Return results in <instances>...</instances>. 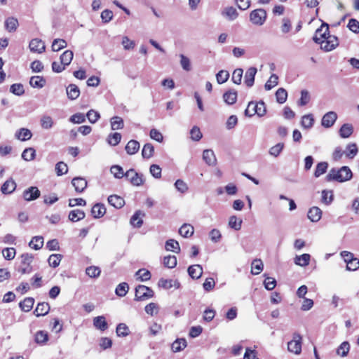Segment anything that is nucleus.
I'll list each match as a JSON object with an SVG mask.
<instances>
[{
  "mask_svg": "<svg viewBox=\"0 0 359 359\" xmlns=\"http://www.w3.org/2000/svg\"><path fill=\"white\" fill-rule=\"evenodd\" d=\"M109 203L116 208H121L125 204V201L121 196L117 195H111L108 197Z\"/></svg>",
  "mask_w": 359,
  "mask_h": 359,
  "instance_id": "obj_26",
  "label": "nucleus"
},
{
  "mask_svg": "<svg viewBox=\"0 0 359 359\" xmlns=\"http://www.w3.org/2000/svg\"><path fill=\"white\" fill-rule=\"evenodd\" d=\"M86 214L83 210L76 209L69 212L68 218L70 221L76 222L85 218Z\"/></svg>",
  "mask_w": 359,
  "mask_h": 359,
  "instance_id": "obj_27",
  "label": "nucleus"
},
{
  "mask_svg": "<svg viewBox=\"0 0 359 359\" xmlns=\"http://www.w3.org/2000/svg\"><path fill=\"white\" fill-rule=\"evenodd\" d=\"M242 225V219H239L236 216H231L229 221V226L236 231L240 230Z\"/></svg>",
  "mask_w": 359,
  "mask_h": 359,
  "instance_id": "obj_48",
  "label": "nucleus"
},
{
  "mask_svg": "<svg viewBox=\"0 0 359 359\" xmlns=\"http://www.w3.org/2000/svg\"><path fill=\"white\" fill-rule=\"evenodd\" d=\"M74 57V53L72 50H65L61 55H60V62L62 65H63L65 67L68 66Z\"/></svg>",
  "mask_w": 359,
  "mask_h": 359,
  "instance_id": "obj_36",
  "label": "nucleus"
},
{
  "mask_svg": "<svg viewBox=\"0 0 359 359\" xmlns=\"http://www.w3.org/2000/svg\"><path fill=\"white\" fill-rule=\"evenodd\" d=\"M353 133V127L350 123H344L341 126L339 130V135L341 138H348Z\"/></svg>",
  "mask_w": 359,
  "mask_h": 359,
  "instance_id": "obj_24",
  "label": "nucleus"
},
{
  "mask_svg": "<svg viewBox=\"0 0 359 359\" xmlns=\"http://www.w3.org/2000/svg\"><path fill=\"white\" fill-rule=\"evenodd\" d=\"M67 95L69 99L76 100L80 95V90L75 84H69L66 89Z\"/></svg>",
  "mask_w": 359,
  "mask_h": 359,
  "instance_id": "obj_23",
  "label": "nucleus"
},
{
  "mask_svg": "<svg viewBox=\"0 0 359 359\" xmlns=\"http://www.w3.org/2000/svg\"><path fill=\"white\" fill-rule=\"evenodd\" d=\"M329 25L327 22H323L320 27L316 29L315 36L318 38H326L327 35H329Z\"/></svg>",
  "mask_w": 359,
  "mask_h": 359,
  "instance_id": "obj_39",
  "label": "nucleus"
},
{
  "mask_svg": "<svg viewBox=\"0 0 359 359\" xmlns=\"http://www.w3.org/2000/svg\"><path fill=\"white\" fill-rule=\"evenodd\" d=\"M163 264L165 266L172 269L177 265V258L174 255H168L163 259Z\"/></svg>",
  "mask_w": 359,
  "mask_h": 359,
  "instance_id": "obj_55",
  "label": "nucleus"
},
{
  "mask_svg": "<svg viewBox=\"0 0 359 359\" xmlns=\"http://www.w3.org/2000/svg\"><path fill=\"white\" fill-rule=\"evenodd\" d=\"M353 173L348 166H342L340 169L332 168L326 176V180L346 182L352 178Z\"/></svg>",
  "mask_w": 359,
  "mask_h": 359,
  "instance_id": "obj_1",
  "label": "nucleus"
},
{
  "mask_svg": "<svg viewBox=\"0 0 359 359\" xmlns=\"http://www.w3.org/2000/svg\"><path fill=\"white\" fill-rule=\"evenodd\" d=\"M101 270L99 267L91 266H88L86 269V273L90 277V278H97L100 275Z\"/></svg>",
  "mask_w": 359,
  "mask_h": 359,
  "instance_id": "obj_60",
  "label": "nucleus"
},
{
  "mask_svg": "<svg viewBox=\"0 0 359 359\" xmlns=\"http://www.w3.org/2000/svg\"><path fill=\"white\" fill-rule=\"evenodd\" d=\"M263 263L261 259H255L252 263V273L254 275H258L261 273L263 269Z\"/></svg>",
  "mask_w": 359,
  "mask_h": 359,
  "instance_id": "obj_52",
  "label": "nucleus"
},
{
  "mask_svg": "<svg viewBox=\"0 0 359 359\" xmlns=\"http://www.w3.org/2000/svg\"><path fill=\"white\" fill-rule=\"evenodd\" d=\"M203 159L210 166H215L217 164V158L212 149H205L203 151Z\"/></svg>",
  "mask_w": 359,
  "mask_h": 359,
  "instance_id": "obj_11",
  "label": "nucleus"
},
{
  "mask_svg": "<svg viewBox=\"0 0 359 359\" xmlns=\"http://www.w3.org/2000/svg\"><path fill=\"white\" fill-rule=\"evenodd\" d=\"M337 118V114L334 111L326 113L322 118L321 124L324 128H329L332 127Z\"/></svg>",
  "mask_w": 359,
  "mask_h": 359,
  "instance_id": "obj_9",
  "label": "nucleus"
},
{
  "mask_svg": "<svg viewBox=\"0 0 359 359\" xmlns=\"http://www.w3.org/2000/svg\"><path fill=\"white\" fill-rule=\"evenodd\" d=\"M93 325L97 329L102 331H104L108 328V325L105 320V318L102 316L95 317L93 319Z\"/></svg>",
  "mask_w": 359,
  "mask_h": 359,
  "instance_id": "obj_32",
  "label": "nucleus"
},
{
  "mask_svg": "<svg viewBox=\"0 0 359 359\" xmlns=\"http://www.w3.org/2000/svg\"><path fill=\"white\" fill-rule=\"evenodd\" d=\"M41 196V192L36 187H30L22 193V197L26 201H32L37 199Z\"/></svg>",
  "mask_w": 359,
  "mask_h": 359,
  "instance_id": "obj_8",
  "label": "nucleus"
},
{
  "mask_svg": "<svg viewBox=\"0 0 359 359\" xmlns=\"http://www.w3.org/2000/svg\"><path fill=\"white\" fill-rule=\"evenodd\" d=\"M187 271L191 278L198 279L203 274V268L200 264H194L190 266Z\"/></svg>",
  "mask_w": 359,
  "mask_h": 359,
  "instance_id": "obj_17",
  "label": "nucleus"
},
{
  "mask_svg": "<svg viewBox=\"0 0 359 359\" xmlns=\"http://www.w3.org/2000/svg\"><path fill=\"white\" fill-rule=\"evenodd\" d=\"M302 336L298 333H294L293 339L287 343V349L290 352L299 354L302 351Z\"/></svg>",
  "mask_w": 359,
  "mask_h": 359,
  "instance_id": "obj_6",
  "label": "nucleus"
},
{
  "mask_svg": "<svg viewBox=\"0 0 359 359\" xmlns=\"http://www.w3.org/2000/svg\"><path fill=\"white\" fill-rule=\"evenodd\" d=\"M327 168L328 163L327 162L318 163L316 167L314 176L316 177H319L320 175L326 172Z\"/></svg>",
  "mask_w": 359,
  "mask_h": 359,
  "instance_id": "obj_44",
  "label": "nucleus"
},
{
  "mask_svg": "<svg viewBox=\"0 0 359 359\" xmlns=\"http://www.w3.org/2000/svg\"><path fill=\"white\" fill-rule=\"evenodd\" d=\"M307 216L311 222H317L322 217V210L318 207L313 206L309 209Z\"/></svg>",
  "mask_w": 359,
  "mask_h": 359,
  "instance_id": "obj_16",
  "label": "nucleus"
},
{
  "mask_svg": "<svg viewBox=\"0 0 359 359\" xmlns=\"http://www.w3.org/2000/svg\"><path fill=\"white\" fill-rule=\"evenodd\" d=\"M116 334L118 337H126L129 334V328L125 323H119L116 327Z\"/></svg>",
  "mask_w": 359,
  "mask_h": 359,
  "instance_id": "obj_54",
  "label": "nucleus"
},
{
  "mask_svg": "<svg viewBox=\"0 0 359 359\" xmlns=\"http://www.w3.org/2000/svg\"><path fill=\"white\" fill-rule=\"evenodd\" d=\"M158 285L160 287H162L165 290H168L172 287H175V289H179L181 286V284L177 280L161 278L158 280Z\"/></svg>",
  "mask_w": 359,
  "mask_h": 359,
  "instance_id": "obj_10",
  "label": "nucleus"
},
{
  "mask_svg": "<svg viewBox=\"0 0 359 359\" xmlns=\"http://www.w3.org/2000/svg\"><path fill=\"white\" fill-rule=\"evenodd\" d=\"M34 304V299L32 297H27L19 304L20 308L25 312H29L32 310Z\"/></svg>",
  "mask_w": 359,
  "mask_h": 359,
  "instance_id": "obj_30",
  "label": "nucleus"
},
{
  "mask_svg": "<svg viewBox=\"0 0 359 359\" xmlns=\"http://www.w3.org/2000/svg\"><path fill=\"white\" fill-rule=\"evenodd\" d=\"M144 212H142L141 210L136 211L130 218V224L134 227L140 228L143 224V221L141 217H144Z\"/></svg>",
  "mask_w": 359,
  "mask_h": 359,
  "instance_id": "obj_21",
  "label": "nucleus"
},
{
  "mask_svg": "<svg viewBox=\"0 0 359 359\" xmlns=\"http://www.w3.org/2000/svg\"><path fill=\"white\" fill-rule=\"evenodd\" d=\"M252 111L255 114H257L259 116H263L266 111L264 102L260 101L256 104L254 103Z\"/></svg>",
  "mask_w": 359,
  "mask_h": 359,
  "instance_id": "obj_40",
  "label": "nucleus"
},
{
  "mask_svg": "<svg viewBox=\"0 0 359 359\" xmlns=\"http://www.w3.org/2000/svg\"><path fill=\"white\" fill-rule=\"evenodd\" d=\"M187 346V341L184 338L177 339L172 344V350L174 352H180L182 351Z\"/></svg>",
  "mask_w": 359,
  "mask_h": 359,
  "instance_id": "obj_37",
  "label": "nucleus"
},
{
  "mask_svg": "<svg viewBox=\"0 0 359 359\" xmlns=\"http://www.w3.org/2000/svg\"><path fill=\"white\" fill-rule=\"evenodd\" d=\"M243 70L241 68L236 69L232 74V81L236 84H241L243 77Z\"/></svg>",
  "mask_w": 359,
  "mask_h": 359,
  "instance_id": "obj_61",
  "label": "nucleus"
},
{
  "mask_svg": "<svg viewBox=\"0 0 359 359\" xmlns=\"http://www.w3.org/2000/svg\"><path fill=\"white\" fill-rule=\"evenodd\" d=\"M32 52L41 53L45 50L44 43L39 39H32L29 45Z\"/></svg>",
  "mask_w": 359,
  "mask_h": 359,
  "instance_id": "obj_14",
  "label": "nucleus"
},
{
  "mask_svg": "<svg viewBox=\"0 0 359 359\" xmlns=\"http://www.w3.org/2000/svg\"><path fill=\"white\" fill-rule=\"evenodd\" d=\"M237 92L235 90H229L223 95L224 102L228 104H233L237 100Z\"/></svg>",
  "mask_w": 359,
  "mask_h": 359,
  "instance_id": "obj_28",
  "label": "nucleus"
},
{
  "mask_svg": "<svg viewBox=\"0 0 359 359\" xmlns=\"http://www.w3.org/2000/svg\"><path fill=\"white\" fill-rule=\"evenodd\" d=\"M179 233L185 238L191 237L194 233V227L189 224H184L179 229Z\"/></svg>",
  "mask_w": 359,
  "mask_h": 359,
  "instance_id": "obj_35",
  "label": "nucleus"
},
{
  "mask_svg": "<svg viewBox=\"0 0 359 359\" xmlns=\"http://www.w3.org/2000/svg\"><path fill=\"white\" fill-rule=\"evenodd\" d=\"M350 350V344L348 341H344L341 344V345L338 347L337 350V353L341 357H345L348 355V351Z\"/></svg>",
  "mask_w": 359,
  "mask_h": 359,
  "instance_id": "obj_49",
  "label": "nucleus"
},
{
  "mask_svg": "<svg viewBox=\"0 0 359 359\" xmlns=\"http://www.w3.org/2000/svg\"><path fill=\"white\" fill-rule=\"evenodd\" d=\"M257 69L251 67L248 69L245 74V83L248 87H252L255 83V77L257 74Z\"/></svg>",
  "mask_w": 359,
  "mask_h": 359,
  "instance_id": "obj_15",
  "label": "nucleus"
},
{
  "mask_svg": "<svg viewBox=\"0 0 359 359\" xmlns=\"http://www.w3.org/2000/svg\"><path fill=\"white\" fill-rule=\"evenodd\" d=\"M62 255L60 254H53L51 255L48 259V264L51 267L56 268L59 266L60 261L62 259Z\"/></svg>",
  "mask_w": 359,
  "mask_h": 359,
  "instance_id": "obj_50",
  "label": "nucleus"
},
{
  "mask_svg": "<svg viewBox=\"0 0 359 359\" xmlns=\"http://www.w3.org/2000/svg\"><path fill=\"white\" fill-rule=\"evenodd\" d=\"M67 42L64 39H56L53 41L51 48L53 51H59L67 46Z\"/></svg>",
  "mask_w": 359,
  "mask_h": 359,
  "instance_id": "obj_47",
  "label": "nucleus"
},
{
  "mask_svg": "<svg viewBox=\"0 0 359 359\" xmlns=\"http://www.w3.org/2000/svg\"><path fill=\"white\" fill-rule=\"evenodd\" d=\"M15 136L18 140L26 141L31 139L32 134L29 129L22 128L16 131Z\"/></svg>",
  "mask_w": 359,
  "mask_h": 359,
  "instance_id": "obj_29",
  "label": "nucleus"
},
{
  "mask_svg": "<svg viewBox=\"0 0 359 359\" xmlns=\"http://www.w3.org/2000/svg\"><path fill=\"white\" fill-rule=\"evenodd\" d=\"M34 257L31 254L25 253L21 255V265L18 268V271L21 274H29L32 271V262Z\"/></svg>",
  "mask_w": 359,
  "mask_h": 359,
  "instance_id": "obj_4",
  "label": "nucleus"
},
{
  "mask_svg": "<svg viewBox=\"0 0 359 359\" xmlns=\"http://www.w3.org/2000/svg\"><path fill=\"white\" fill-rule=\"evenodd\" d=\"M315 43L320 44V48L326 52L334 50L339 45L338 38L335 36L329 35L326 38H318L317 36L313 37Z\"/></svg>",
  "mask_w": 359,
  "mask_h": 359,
  "instance_id": "obj_2",
  "label": "nucleus"
},
{
  "mask_svg": "<svg viewBox=\"0 0 359 359\" xmlns=\"http://www.w3.org/2000/svg\"><path fill=\"white\" fill-rule=\"evenodd\" d=\"M222 15L229 20H234L238 16V13L236 9L233 6H229L225 8L222 13Z\"/></svg>",
  "mask_w": 359,
  "mask_h": 359,
  "instance_id": "obj_22",
  "label": "nucleus"
},
{
  "mask_svg": "<svg viewBox=\"0 0 359 359\" xmlns=\"http://www.w3.org/2000/svg\"><path fill=\"white\" fill-rule=\"evenodd\" d=\"M154 291L149 287L140 285L135 287V301H144L153 297Z\"/></svg>",
  "mask_w": 359,
  "mask_h": 359,
  "instance_id": "obj_3",
  "label": "nucleus"
},
{
  "mask_svg": "<svg viewBox=\"0 0 359 359\" xmlns=\"http://www.w3.org/2000/svg\"><path fill=\"white\" fill-rule=\"evenodd\" d=\"M5 28L9 32H13L16 31L19 23L17 18L14 17H9L5 20Z\"/></svg>",
  "mask_w": 359,
  "mask_h": 359,
  "instance_id": "obj_20",
  "label": "nucleus"
},
{
  "mask_svg": "<svg viewBox=\"0 0 359 359\" xmlns=\"http://www.w3.org/2000/svg\"><path fill=\"white\" fill-rule=\"evenodd\" d=\"M165 250L168 251H172L176 253H179L180 251V247L179 243L174 239H169L165 242Z\"/></svg>",
  "mask_w": 359,
  "mask_h": 359,
  "instance_id": "obj_34",
  "label": "nucleus"
},
{
  "mask_svg": "<svg viewBox=\"0 0 359 359\" xmlns=\"http://www.w3.org/2000/svg\"><path fill=\"white\" fill-rule=\"evenodd\" d=\"M266 19V12L263 8H258L252 11L250 14V20L252 24L262 25Z\"/></svg>",
  "mask_w": 359,
  "mask_h": 359,
  "instance_id": "obj_5",
  "label": "nucleus"
},
{
  "mask_svg": "<svg viewBox=\"0 0 359 359\" xmlns=\"http://www.w3.org/2000/svg\"><path fill=\"white\" fill-rule=\"evenodd\" d=\"M229 78V73L226 70H220L216 74V79L218 83H225Z\"/></svg>",
  "mask_w": 359,
  "mask_h": 359,
  "instance_id": "obj_63",
  "label": "nucleus"
},
{
  "mask_svg": "<svg viewBox=\"0 0 359 359\" xmlns=\"http://www.w3.org/2000/svg\"><path fill=\"white\" fill-rule=\"evenodd\" d=\"M123 126H124L123 121L121 117L114 116V117L111 118V127L112 130H115L121 129L123 128Z\"/></svg>",
  "mask_w": 359,
  "mask_h": 359,
  "instance_id": "obj_53",
  "label": "nucleus"
},
{
  "mask_svg": "<svg viewBox=\"0 0 359 359\" xmlns=\"http://www.w3.org/2000/svg\"><path fill=\"white\" fill-rule=\"evenodd\" d=\"M311 256L309 254H303L302 255H297L294 258V263L301 266H306L309 265Z\"/></svg>",
  "mask_w": 359,
  "mask_h": 359,
  "instance_id": "obj_33",
  "label": "nucleus"
},
{
  "mask_svg": "<svg viewBox=\"0 0 359 359\" xmlns=\"http://www.w3.org/2000/svg\"><path fill=\"white\" fill-rule=\"evenodd\" d=\"M55 171L57 176H62L68 172L67 165L63 162L60 161L55 165Z\"/></svg>",
  "mask_w": 359,
  "mask_h": 359,
  "instance_id": "obj_57",
  "label": "nucleus"
},
{
  "mask_svg": "<svg viewBox=\"0 0 359 359\" xmlns=\"http://www.w3.org/2000/svg\"><path fill=\"white\" fill-rule=\"evenodd\" d=\"M129 289V286L126 283H121L118 285L116 288L115 292L116 294L118 297H123L126 296Z\"/></svg>",
  "mask_w": 359,
  "mask_h": 359,
  "instance_id": "obj_51",
  "label": "nucleus"
},
{
  "mask_svg": "<svg viewBox=\"0 0 359 359\" xmlns=\"http://www.w3.org/2000/svg\"><path fill=\"white\" fill-rule=\"evenodd\" d=\"M46 79L40 76H33L29 80V84L33 88H42L46 85Z\"/></svg>",
  "mask_w": 359,
  "mask_h": 359,
  "instance_id": "obj_25",
  "label": "nucleus"
},
{
  "mask_svg": "<svg viewBox=\"0 0 359 359\" xmlns=\"http://www.w3.org/2000/svg\"><path fill=\"white\" fill-rule=\"evenodd\" d=\"M48 340V334L46 331H38L35 334L36 343L43 345Z\"/></svg>",
  "mask_w": 359,
  "mask_h": 359,
  "instance_id": "obj_41",
  "label": "nucleus"
},
{
  "mask_svg": "<svg viewBox=\"0 0 359 359\" xmlns=\"http://www.w3.org/2000/svg\"><path fill=\"white\" fill-rule=\"evenodd\" d=\"M135 275L138 276L142 281H147L151 278V273L145 269H139Z\"/></svg>",
  "mask_w": 359,
  "mask_h": 359,
  "instance_id": "obj_64",
  "label": "nucleus"
},
{
  "mask_svg": "<svg viewBox=\"0 0 359 359\" xmlns=\"http://www.w3.org/2000/svg\"><path fill=\"white\" fill-rule=\"evenodd\" d=\"M110 171L111 174L114 176L115 178L121 179L123 177H125V173L123 172V170L122 167L120 165H112L110 168Z\"/></svg>",
  "mask_w": 359,
  "mask_h": 359,
  "instance_id": "obj_59",
  "label": "nucleus"
},
{
  "mask_svg": "<svg viewBox=\"0 0 359 359\" xmlns=\"http://www.w3.org/2000/svg\"><path fill=\"white\" fill-rule=\"evenodd\" d=\"M16 187L15 182L12 178H10L2 184L1 191L6 195L11 194L15 190Z\"/></svg>",
  "mask_w": 359,
  "mask_h": 359,
  "instance_id": "obj_12",
  "label": "nucleus"
},
{
  "mask_svg": "<svg viewBox=\"0 0 359 359\" xmlns=\"http://www.w3.org/2000/svg\"><path fill=\"white\" fill-rule=\"evenodd\" d=\"M276 101L280 104H283L287 100V93L283 88H280L276 93Z\"/></svg>",
  "mask_w": 359,
  "mask_h": 359,
  "instance_id": "obj_46",
  "label": "nucleus"
},
{
  "mask_svg": "<svg viewBox=\"0 0 359 359\" xmlns=\"http://www.w3.org/2000/svg\"><path fill=\"white\" fill-rule=\"evenodd\" d=\"M35 156H36V151L32 147L25 149L22 154V158L25 161H30L34 160Z\"/></svg>",
  "mask_w": 359,
  "mask_h": 359,
  "instance_id": "obj_45",
  "label": "nucleus"
},
{
  "mask_svg": "<svg viewBox=\"0 0 359 359\" xmlns=\"http://www.w3.org/2000/svg\"><path fill=\"white\" fill-rule=\"evenodd\" d=\"M125 149L128 154H135L140 149V143L137 140H130L126 144Z\"/></svg>",
  "mask_w": 359,
  "mask_h": 359,
  "instance_id": "obj_31",
  "label": "nucleus"
},
{
  "mask_svg": "<svg viewBox=\"0 0 359 359\" xmlns=\"http://www.w3.org/2000/svg\"><path fill=\"white\" fill-rule=\"evenodd\" d=\"M106 213V208L104 204L96 203L91 209V214L95 218H100Z\"/></svg>",
  "mask_w": 359,
  "mask_h": 359,
  "instance_id": "obj_18",
  "label": "nucleus"
},
{
  "mask_svg": "<svg viewBox=\"0 0 359 359\" xmlns=\"http://www.w3.org/2000/svg\"><path fill=\"white\" fill-rule=\"evenodd\" d=\"M154 151V146L150 143H147L143 147L142 156L144 158H150L151 156H153Z\"/></svg>",
  "mask_w": 359,
  "mask_h": 359,
  "instance_id": "obj_43",
  "label": "nucleus"
},
{
  "mask_svg": "<svg viewBox=\"0 0 359 359\" xmlns=\"http://www.w3.org/2000/svg\"><path fill=\"white\" fill-rule=\"evenodd\" d=\"M314 118L312 114H307L302 116L301 124L303 128L309 129L313 127Z\"/></svg>",
  "mask_w": 359,
  "mask_h": 359,
  "instance_id": "obj_42",
  "label": "nucleus"
},
{
  "mask_svg": "<svg viewBox=\"0 0 359 359\" xmlns=\"http://www.w3.org/2000/svg\"><path fill=\"white\" fill-rule=\"evenodd\" d=\"M278 77L276 74H273L269 79L265 83L264 88L266 90H269L278 84Z\"/></svg>",
  "mask_w": 359,
  "mask_h": 359,
  "instance_id": "obj_62",
  "label": "nucleus"
},
{
  "mask_svg": "<svg viewBox=\"0 0 359 359\" xmlns=\"http://www.w3.org/2000/svg\"><path fill=\"white\" fill-rule=\"evenodd\" d=\"M125 177L130 181L133 186H140L144 183L143 175L137 172L131 168L125 173Z\"/></svg>",
  "mask_w": 359,
  "mask_h": 359,
  "instance_id": "obj_7",
  "label": "nucleus"
},
{
  "mask_svg": "<svg viewBox=\"0 0 359 359\" xmlns=\"http://www.w3.org/2000/svg\"><path fill=\"white\" fill-rule=\"evenodd\" d=\"M10 91L18 96L22 95L25 93L24 86L21 83H14L11 85Z\"/></svg>",
  "mask_w": 359,
  "mask_h": 359,
  "instance_id": "obj_56",
  "label": "nucleus"
},
{
  "mask_svg": "<svg viewBox=\"0 0 359 359\" xmlns=\"http://www.w3.org/2000/svg\"><path fill=\"white\" fill-rule=\"evenodd\" d=\"M347 152L346 155L349 158H353L358 154V149L356 144H348L346 147Z\"/></svg>",
  "mask_w": 359,
  "mask_h": 359,
  "instance_id": "obj_58",
  "label": "nucleus"
},
{
  "mask_svg": "<svg viewBox=\"0 0 359 359\" xmlns=\"http://www.w3.org/2000/svg\"><path fill=\"white\" fill-rule=\"evenodd\" d=\"M75 191L78 193L83 192L87 187V181L81 177H76L72 180Z\"/></svg>",
  "mask_w": 359,
  "mask_h": 359,
  "instance_id": "obj_13",
  "label": "nucleus"
},
{
  "mask_svg": "<svg viewBox=\"0 0 359 359\" xmlns=\"http://www.w3.org/2000/svg\"><path fill=\"white\" fill-rule=\"evenodd\" d=\"M29 247L38 250L43 245V238L40 236H34L29 243Z\"/></svg>",
  "mask_w": 359,
  "mask_h": 359,
  "instance_id": "obj_38",
  "label": "nucleus"
},
{
  "mask_svg": "<svg viewBox=\"0 0 359 359\" xmlns=\"http://www.w3.org/2000/svg\"><path fill=\"white\" fill-rule=\"evenodd\" d=\"M50 311V306L46 302L39 303L34 311L36 316H43L46 315Z\"/></svg>",
  "mask_w": 359,
  "mask_h": 359,
  "instance_id": "obj_19",
  "label": "nucleus"
}]
</instances>
